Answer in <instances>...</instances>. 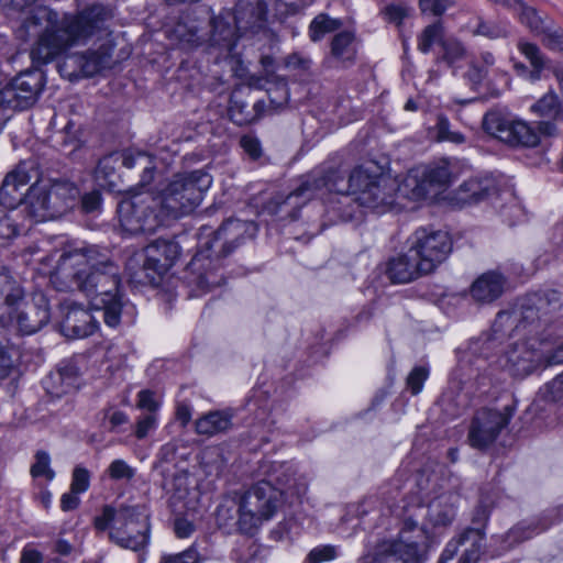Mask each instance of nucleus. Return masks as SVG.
Returning <instances> with one entry per match:
<instances>
[{"label": "nucleus", "mask_w": 563, "mask_h": 563, "mask_svg": "<svg viewBox=\"0 0 563 563\" xmlns=\"http://www.w3.org/2000/svg\"><path fill=\"white\" fill-rule=\"evenodd\" d=\"M49 279L59 291L82 292L95 310L102 311L109 328L134 323L136 308L119 294L120 268L106 250L96 245L65 250L49 271Z\"/></svg>", "instance_id": "obj_1"}, {"label": "nucleus", "mask_w": 563, "mask_h": 563, "mask_svg": "<svg viewBox=\"0 0 563 563\" xmlns=\"http://www.w3.org/2000/svg\"><path fill=\"white\" fill-rule=\"evenodd\" d=\"M211 185L212 176L203 169L176 174L156 195L145 192L121 201L120 224L130 234L154 233L192 212Z\"/></svg>", "instance_id": "obj_2"}, {"label": "nucleus", "mask_w": 563, "mask_h": 563, "mask_svg": "<svg viewBox=\"0 0 563 563\" xmlns=\"http://www.w3.org/2000/svg\"><path fill=\"white\" fill-rule=\"evenodd\" d=\"M111 18V9L101 3L63 15L47 7L35 8L23 22L26 32L44 24V30L31 51L33 62L47 64L71 47L99 38L108 31L107 24Z\"/></svg>", "instance_id": "obj_3"}, {"label": "nucleus", "mask_w": 563, "mask_h": 563, "mask_svg": "<svg viewBox=\"0 0 563 563\" xmlns=\"http://www.w3.org/2000/svg\"><path fill=\"white\" fill-rule=\"evenodd\" d=\"M400 190L396 178L382 173L373 164L356 166L347 177L341 169L330 167L313 172L286 197L283 205L296 206L300 199L306 201L328 191L353 195L360 206L385 212L395 205Z\"/></svg>", "instance_id": "obj_4"}, {"label": "nucleus", "mask_w": 563, "mask_h": 563, "mask_svg": "<svg viewBox=\"0 0 563 563\" xmlns=\"http://www.w3.org/2000/svg\"><path fill=\"white\" fill-rule=\"evenodd\" d=\"M265 478L253 485L241 498L236 526L242 533L253 534L271 520L283 500L299 497L307 490L306 483L296 477L290 463L272 462L263 465Z\"/></svg>", "instance_id": "obj_5"}, {"label": "nucleus", "mask_w": 563, "mask_h": 563, "mask_svg": "<svg viewBox=\"0 0 563 563\" xmlns=\"http://www.w3.org/2000/svg\"><path fill=\"white\" fill-rule=\"evenodd\" d=\"M401 510H391L404 518V526L417 537H422L426 530L450 526L455 519L459 496L449 490H442L434 479L420 476L416 490L402 500Z\"/></svg>", "instance_id": "obj_6"}, {"label": "nucleus", "mask_w": 563, "mask_h": 563, "mask_svg": "<svg viewBox=\"0 0 563 563\" xmlns=\"http://www.w3.org/2000/svg\"><path fill=\"white\" fill-rule=\"evenodd\" d=\"M257 227L253 221L228 219L214 232L212 239L200 243V249L189 263V269L196 277L201 290H210L222 283L221 258L229 255L247 239L255 236Z\"/></svg>", "instance_id": "obj_7"}, {"label": "nucleus", "mask_w": 563, "mask_h": 563, "mask_svg": "<svg viewBox=\"0 0 563 563\" xmlns=\"http://www.w3.org/2000/svg\"><path fill=\"white\" fill-rule=\"evenodd\" d=\"M545 316L542 307L532 300V294L521 301L518 310L500 311L493 323L492 333L481 335L470 345L473 355L483 357L477 361L476 371L483 369L482 363L492 356V352L500 346L506 336L528 328L529 332L537 330Z\"/></svg>", "instance_id": "obj_8"}, {"label": "nucleus", "mask_w": 563, "mask_h": 563, "mask_svg": "<svg viewBox=\"0 0 563 563\" xmlns=\"http://www.w3.org/2000/svg\"><path fill=\"white\" fill-rule=\"evenodd\" d=\"M93 523L99 531L109 529L110 540L123 549L140 551L148 543L150 522L144 506H104Z\"/></svg>", "instance_id": "obj_9"}, {"label": "nucleus", "mask_w": 563, "mask_h": 563, "mask_svg": "<svg viewBox=\"0 0 563 563\" xmlns=\"http://www.w3.org/2000/svg\"><path fill=\"white\" fill-rule=\"evenodd\" d=\"M35 183L27 189V203L32 216L37 221L58 218L70 210L77 202L79 189L65 178H34Z\"/></svg>", "instance_id": "obj_10"}, {"label": "nucleus", "mask_w": 563, "mask_h": 563, "mask_svg": "<svg viewBox=\"0 0 563 563\" xmlns=\"http://www.w3.org/2000/svg\"><path fill=\"white\" fill-rule=\"evenodd\" d=\"M179 255L180 246L176 241L159 239L133 253L126 261V271L137 284L156 285Z\"/></svg>", "instance_id": "obj_11"}, {"label": "nucleus", "mask_w": 563, "mask_h": 563, "mask_svg": "<svg viewBox=\"0 0 563 563\" xmlns=\"http://www.w3.org/2000/svg\"><path fill=\"white\" fill-rule=\"evenodd\" d=\"M463 173V166L456 158H441L432 162L420 172L412 169L404 180V187L411 188V198L424 197L430 190H443L450 187Z\"/></svg>", "instance_id": "obj_12"}, {"label": "nucleus", "mask_w": 563, "mask_h": 563, "mask_svg": "<svg viewBox=\"0 0 563 563\" xmlns=\"http://www.w3.org/2000/svg\"><path fill=\"white\" fill-rule=\"evenodd\" d=\"M410 250L428 274L433 273L452 251V240L441 230L418 229L411 236Z\"/></svg>", "instance_id": "obj_13"}, {"label": "nucleus", "mask_w": 563, "mask_h": 563, "mask_svg": "<svg viewBox=\"0 0 563 563\" xmlns=\"http://www.w3.org/2000/svg\"><path fill=\"white\" fill-rule=\"evenodd\" d=\"M402 525L396 539L382 540L373 552L363 554L357 563H422L416 537Z\"/></svg>", "instance_id": "obj_14"}, {"label": "nucleus", "mask_w": 563, "mask_h": 563, "mask_svg": "<svg viewBox=\"0 0 563 563\" xmlns=\"http://www.w3.org/2000/svg\"><path fill=\"white\" fill-rule=\"evenodd\" d=\"M40 176L38 163L34 158L20 162L14 169L8 173L0 187V208L15 209L24 199L27 201V192L21 189L32 179Z\"/></svg>", "instance_id": "obj_15"}, {"label": "nucleus", "mask_w": 563, "mask_h": 563, "mask_svg": "<svg viewBox=\"0 0 563 563\" xmlns=\"http://www.w3.org/2000/svg\"><path fill=\"white\" fill-rule=\"evenodd\" d=\"M511 416L512 409L509 406L504 411L487 408L477 411L468 431L471 445L479 450L488 448L509 423Z\"/></svg>", "instance_id": "obj_16"}, {"label": "nucleus", "mask_w": 563, "mask_h": 563, "mask_svg": "<svg viewBox=\"0 0 563 563\" xmlns=\"http://www.w3.org/2000/svg\"><path fill=\"white\" fill-rule=\"evenodd\" d=\"M43 87V76L27 70L19 74L10 84L0 87V107L24 109L31 106Z\"/></svg>", "instance_id": "obj_17"}, {"label": "nucleus", "mask_w": 563, "mask_h": 563, "mask_svg": "<svg viewBox=\"0 0 563 563\" xmlns=\"http://www.w3.org/2000/svg\"><path fill=\"white\" fill-rule=\"evenodd\" d=\"M60 332L68 339L87 338L99 328L98 320L80 305L65 302L60 306Z\"/></svg>", "instance_id": "obj_18"}, {"label": "nucleus", "mask_w": 563, "mask_h": 563, "mask_svg": "<svg viewBox=\"0 0 563 563\" xmlns=\"http://www.w3.org/2000/svg\"><path fill=\"white\" fill-rule=\"evenodd\" d=\"M51 313L46 298L38 295L32 303L22 301L12 314V322L4 327H16L22 334H32L42 329L49 320Z\"/></svg>", "instance_id": "obj_19"}, {"label": "nucleus", "mask_w": 563, "mask_h": 563, "mask_svg": "<svg viewBox=\"0 0 563 563\" xmlns=\"http://www.w3.org/2000/svg\"><path fill=\"white\" fill-rule=\"evenodd\" d=\"M108 63V56L99 51H87L67 56L59 65L62 77L70 81L98 74Z\"/></svg>", "instance_id": "obj_20"}, {"label": "nucleus", "mask_w": 563, "mask_h": 563, "mask_svg": "<svg viewBox=\"0 0 563 563\" xmlns=\"http://www.w3.org/2000/svg\"><path fill=\"white\" fill-rule=\"evenodd\" d=\"M271 0H239L234 9V23L241 35L255 34L266 27Z\"/></svg>", "instance_id": "obj_21"}, {"label": "nucleus", "mask_w": 563, "mask_h": 563, "mask_svg": "<svg viewBox=\"0 0 563 563\" xmlns=\"http://www.w3.org/2000/svg\"><path fill=\"white\" fill-rule=\"evenodd\" d=\"M553 351L549 353L547 350L534 347V341L520 343V354L518 357L514 355H500L495 363L503 369L508 371L511 375H520L530 373L541 362L550 363Z\"/></svg>", "instance_id": "obj_22"}, {"label": "nucleus", "mask_w": 563, "mask_h": 563, "mask_svg": "<svg viewBox=\"0 0 563 563\" xmlns=\"http://www.w3.org/2000/svg\"><path fill=\"white\" fill-rule=\"evenodd\" d=\"M329 54L323 59L328 68H347L356 60L357 41L351 31L336 33L329 43Z\"/></svg>", "instance_id": "obj_23"}, {"label": "nucleus", "mask_w": 563, "mask_h": 563, "mask_svg": "<svg viewBox=\"0 0 563 563\" xmlns=\"http://www.w3.org/2000/svg\"><path fill=\"white\" fill-rule=\"evenodd\" d=\"M24 299L21 284L5 266L0 265V324L12 322V314Z\"/></svg>", "instance_id": "obj_24"}, {"label": "nucleus", "mask_w": 563, "mask_h": 563, "mask_svg": "<svg viewBox=\"0 0 563 563\" xmlns=\"http://www.w3.org/2000/svg\"><path fill=\"white\" fill-rule=\"evenodd\" d=\"M556 131V125L550 121H540L537 125L520 120L514 121L508 144L534 147L539 145L541 136H553Z\"/></svg>", "instance_id": "obj_25"}, {"label": "nucleus", "mask_w": 563, "mask_h": 563, "mask_svg": "<svg viewBox=\"0 0 563 563\" xmlns=\"http://www.w3.org/2000/svg\"><path fill=\"white\" fill-rule=\"evenodd\" d=\"M386 274L394 284H407L428 275L421 263L417 260L410 247L404 254L389 260Z\"/></svg>", "instance_id": "obj_26"}, {"label": "nucleus", "mask_w": 563, "mask_h": 563, "mask_svg": "<svg viewBox=\"0 0 563 563\" xmlns=\"http://www.w3.org/2000/svg\"><path fill=\"white\" fill-rule=\"evenodd\" d=\"M230 19L231 13L228 11L221 12L219 15L210 19V44L219 47L223 53H225V55H231L233 53L238 37L241 35L236 29V23L232 26Z\"/></svg>", "instance_id": "obj_27"}, {"label": "nucleus", "mask_w": 563, "mask_h": 563, "mask_svg": "<svg viewBox=\"0 0 563 563\" xmlns=\"http://www.w3.org/2000/svg\"><path fill=\"white\" fill-rule=\"evenodd\" d=\"M505 279L495 272H488L475 279L471 286L472 298L479 303H490L504 292Z\"/></svg>", "instance_id": "obj_28"}, {"label": "nucleus", "mask_w": 563, "mask_h": 563, "mask_svg": "<svg viewBox=\"0 0 563 563\" xmlns=\"http://www.w3.org/2000/svg\"><path fill=\"white\" fill-rule=\"evenodd\" d=\"M232 427V415L225 410L210 411L196 421L199 434L212 437L228 431Z\"/></svg>", "instance_id": "obj_29"}, {"label": "nucleus", "mask_w": 563, "mask_h": 563, "mask_svg": "<svg viewBox=\"0 0 563 563\" xmlns=\"http://www.w3.org/2000/svg\"><path fill=\"white\" fill-rule=\"evenodd\" d=\"M169 37L177 41L184 48L196 47L202 42L200 26L196 23V20L190 19L189 15L181 18V20L176 23L169 33Z\"/></svg>", "instance_id": "obj_30"}, {"label": "nucleus", "mask_w": 563, "mask_h": 563, "mask_svg": "<svg viewBox=\"0 0 563 563\" xmlns=\"http://www.w3.org/2000/svg\"><path fill=\"white\" fill-rule=\"evenodd\" d=\"M465 30L474 36H485L489 40L503 38L510 33V26L507 23L484 20L481 15L471 19Z\"/></svg>", "instance_id": "obj_31"}, {"label": "nucleus", "mask_w": 563, "mask_h": 563, "mask_svg": "<svg viewBox=\"0 0 563 563\" xmlns=\"http://www.w3.org/2000/svg\"><path fill=\"white\" fill-rule=\"evenodd\" d=\"M531 111L544 118L543 121H550L554 124L563 114V109L558 96L552 91L545 93L536 103H533L531 106Z\"/></svg>", "instance_id": "obj_32"}, {"label": "nucleus", "mask_w": 563, "mask_h": 563, "mask_svg": "<svg viewBox=\"0 0 563 563\" xmlns=\"http://www.w3.org/2000/svg\"><path fill=\"white\" fill-rule=\"evenodd\" d=\"M493 189V180L489 178H471L460 186V191L464 195L462 199L467 202H477L484 199Z\"/></svg>", "instance_id": "obj_33"}, {"label": "nucleus", "mask_w": 563, "mask_h": 563, "mask_svg": "<svg viewBox=\"0 0 563 563\" xmlns=\"http://www.w3.org/2000/svg\"><path fill=\"white\" fill-rule=\"evenodd\" d=\"M512 122L498 112H488L484 117L483 126L488 134L508 144Z\"/></svg>", "instance_id": "obj_34"}, {"label": "nucleus", "mask_w": 563, "mask_h": 563, "mask_svg": "<svg viewBox=\"0 0 563 563\" xmlns=\"http://www.w3.org/2000/svg\"><path fill=\"white\" fill-rule=\"evenodd\" d=\"M342 26L339 19L320 13L313 18L308 27V35L311 42H320L327 34L338 31Z\"/></svg>", "instance_id": "obj_35"}, {"label": "nucleus", "mask_w": 563, "mask_h": 563, "mask_svg": "<svg viewBox=\"0 0 563 563\" xmlns=\"http://www.w3.org/2000/svg\"><path fill=\"white\" fill-rule=\"evenodd\" d=\"M518 49L530 62L532 70L529 73V79L536 81L540 79V73L545 66V58L540 48L530 42L519 41Z\"/></svg>", "instance_id": "obj_36"}, {"label": "nucleus", "mask_w": 563, "mask_h": 563, "mask_svg": "<svg viewBox=\"0 0 563 563\" xmlns=\"http://www.w3.org/2000/svg\"><path fill=\"white\" fill-rule=\"evenodd\" d=\"M444 31L440 21L434 22L424 27L420 36L418 37V49L427 54L431 51L434 44L442 46V41H445Z\"/></svg>", "instance_id": "obj_37"}, {"label": "nucleus", "mask_w": 563, "mask_h": 563, "mask_svg": "<svg viewBox=\"0 0 563 563\" xmlns=\"http://www.w3.org/2000/svg\"><path fill=\"white\" fill-rule=\"evenodd\" d=\"M532 300L542 307L543 314H549L563 307V292L555 289H545L532 294Z\"/></svg>", "instance_id": "obj_38"}, {"label": "nucleus", "mask_w": 563, "mask_h": 563, "mask_svg": "<svg viewBox=\"0 0 563 563\" xmlns=\"http://www.w3.org/2000/svg\"><path fill=\"white\" fill-rule=\"evenodd\" d=\"M18 358V350L7 340H0V378H5L11 374Z\"/></svg>", "instance_id": "obj_39"}, {"label": "nucleus", "mask_w": 563, "mask_h": 563, "mask_svg": "<svg viewBox=\"0 0 563 563\" xmlns=\"http://www.w3.org/2000/svg\"><path fill=\"white\" fill-rule=\"evenodd\" d=\"M379 500L375 496L365 498L358 504L349 505L344 520L351 521L353 518L363 519L366 516L378 511Z\"/></svg>", "instance_id": "obj_40"}, {"label": "nucleus", "mask_w": 563, "mask_h": 563, "mask_svg": "<svg viewBox=\"0 0 563 563\" xmlns=\"http://www.w3.org/2000/svg\"><path fill=\"white\" fill-rule=\"evenodd\" d=\"M442 60L449 66H453L455 63L462 60L466 56L465 46L454 37H446L442 41Z\"/></svg>", "instance_id": "obj_41"}, {"label": "nucleus", "mask_w": 563, "mask_h": 563, "mask_svg": "<svg viewBox=\"0 0 563 563\" xmlns=\"http://www.w3.org/2000/svg\"><path fill=\"white\" fill-rule=\"evenodd\" d=\"M244 108H245L244 103L239 102L236 100L231 101V107H230L231 118L233 121H235L239 124L249 123L255 119L261 118L265 113L267 106H266L265 101H263V100L256 101L253 106V110H254L255 114L252 117L242 115Z\"/></svg>", "instance_id": "obj_42"}, {"label": "nucleus", "mask_w": 563, "mask_h": 563, "mask_svg": "<svg viewBox=\"0 0 563 563\" xmlns=\"http://www.w3.org/2000/svg\"><path fill=\"white\" fill-rule=\"evenodd\" d=\"M121 156L119 153H111L103 156L96 168V178L111 183L110 178L115 174Z\"/></svg>", "instance_id": "obj_43"}, {"label": "nucleus", "mask_w": 563, "mask_h": 563, "mask_svg": "<svg viewBox=\"0 0 563 563\" xmlns=\"http://www.w3.org/2000/svg\"><path fill=\"white\" fill-rule=\"evenodd\" d=\"M429 373L430 369L427 365L415 366L407 376V389L412 395H418L422 390L423 384L429 377Z\"/></svg>", "instance_id": "obj_44"}, {"label": "nucleus", "mask_w": 563, "mask_h": 563, "mask_svg": "<svg viewBox=\"0 0 563 563\" xmlns=\"http://www.w3.org/2000/svg\"><path fill=\"white\" fill-rule=\"evenodd\" d=\"M30 472L33 477L44 476L47 481H52L55 477V472L51 467L49 454L45 451L36 452L35 462Z\"/></svg>", "instance_id": "obj_45"}, {"label": "nucleus", "mask_w": 563, "mask_h": 563, "mask_svg": "<svg viewBox=\"0 0 563 563\" xmlns=\"http://www.w3.org/2000/svg\"><path fill=\"white\" fill-rule=\"evenodd\" d=\"M435 131L438 141H448L454 144H461L465 141V136L462 133L457 131H451L450 122L448 118L443 115L438 117Z\"/></svg>", "instance_id": "obj_46"}, {"label": "nucleus", "mask_w": 563, "mask_h": 563, "mask_svg": "<svg viewBox=\"0 0 563 563\" xmlns=\"http://www.w3.org/2000/svg\"><path fill=\"white\" fill-rule=\"evenodd\" d=\"M65 380L60 376V373H56L55 371L49 373L43 379V386L47 394L53 397H60L71 390L69 386L65 385Z\"/></svg>", "instance_id": "obj_47"}, {"label": "nucleus", "mask_w": 563, "mask_h": 563, "mask_svg": "<svg viewBox=\"0 0 563 563\" xmlns=\"http://www.w3.org/2000/svg\"><path fill=\"white\" fill-rule=\"evenodd\" d=\"M285 65L288 69L308 73L312 67V59L308 54L294 52L285 58Z\"/></svg>", "instance_id": "obj_48"}, {"label": "nucleus", "mask_w": 563, "mask_h": 563, "mask_svg": "<svg viewBox=\"0 0 563 563\" xmlns=\"http://www.w3.org/2000/svg\"><path fill=\"white\" fill-rule=\"evenodd\" d=\"M382 14L384 15V19L389 22L394 23L397 26H400L402 21L409 16L410 9L402 4H388L382 10Z\"/></svg>", "instance_id": "obj_49"}, {"label": "nucleus", "mask_w": 563, "mask_h": 563, "mask_svg": "<svg viewBox=\"0 0 563 563\" xmlns=\"http://www.w3.org/2000/svg\"><path fill=\"white\" fill-rule=\"evenodd\" d=\"M90 486V473L84 466H76L73 471L70 489L74 493L82 494L88 490Z\"/></svg>", "instance_id": "obj_50"}, {"label": "nucleus", "mask_w": 563, "mask_h": 563, "mask_svg": "<svg viewBox=\"0 0 563 563\" xmlns=\"http://www.w3.org/2000/svg\"><path fill=\"white\" fill-rule=\"evenodd\" d=\"M541 396L548 401H560L563 399V373L553 378L541 389Z\"/></svg>", "instance_id": "obj_51"}, {"label": "nucleus", "mask_w": 563, "mask_h": 563, "mask_svg": "<svg viewBox=\"0 0 563 563\" xmlns=\"http://www.w3.org/2000/svg\"><path fill=\"white\" fill-rule=\"evenodd\" d=\"M512 10L519 13L520 20L527 26H529L532 31H538L541 26V20L537 15L534 9L528 7L522 1V5H511Z\"/></svg>", "instance_id": "obj_52"}, {"label": "nucleus", "mask_w": 563, "mask_h": 563, "mask_svg": "<svg viewBox=\"0 0 563 563\" xmlns=\"http://www.w3.org/2000/svg\"><path fill=\"white\" fill-rule=\"evenodd\" d=\"M107 472L115 481L131 479L134 476V470L121 459L112 461Z\"/></svg>", "instance_id": "obj_53"}, {"label": "nucleus", "mask_w": 563, "mask_h": 563, "mask_svg": "<svg viewBox=\"0 0 563 563\" xmlns=\"http://www.w3.org/2000/svg\"><path fill=\"white\" fill-rule=\"evenodd\" d=\"M55 372L60 373V376L66 382V386H69L71 389L77 386L79 371L74 362L63 361Z\"/></svg>", "instance_id": "obj_54"}, {"label": "nucleus", "mask_w": 563, "mask_h": 563, "mask_svg": "<svg viewBox=\"0 0 563 563\" xmlns=\"http://www.w3.org/2000/svg\"><path fill=\"white\" fill-rule=\"evenodd\" d=\"M121 156L120 163L126 168L140 167L142 168L152 157L143 152L125 151L119 153Z\"/></svg>", "instance_id": "obj_55"}, {"label": "nucleus", "mask_w": 563, "mask_h": 563, "mask_svg": "<svg viewBox=\"0 0 563 563\" xmlns=\"http://www.w3.org/2000/svg\"><path fill=\"white\" fill-rule=\"evenodd\" d=\"M18 234L19 228L16 223L7 211L0 208V240H9Z\"/></svg>", "instance_id": "obj_56"}, {"label": "nucleus", "mask_w": 563, "mask_h": 563, "mask_svg": "<svg viewBox=\"0 0 563 563\" xmlns=\"http://www.w3.org/2000/svg\"><path fill=\"white\" fill-rule=\"evenodd\" d=\"M336 556V549L332 545H323L312 549L308 556V563H322L331 561Z\"/></svg>", "instance_id": "obj_57"}, {"label": "nucleus", "mask_w": 563, "mask_h": 563, "mask_svg": "<svg viewBox=\"0 0 563 563\" xmlns=\"http://www.w3.org/2000/svg\"><path fill=\"white\" fill-rule=\"evenodd\" d=\"M157 427V415L145 413L136 422L135 437L137 439H144L150 431Z\"/></svg>", "instance_id": "obj_58"}, {"label": "nucleus", "mask_w": 563, "mask_h": 563, "mask_svg": "<svg viewBox=\"0 0 563 563\" xmlns=\"http://www.w3.org/2000/svg\"><path fill=\"white\" fill-rule=\"evenodd\" d=\"M137 407L146 410L147 413H156L159 408V401L153 391L144 389L137 394Z\"/></svg>", "instance_id": "obj_59"}, {"label": "nucleus", "mask_w": 563, "mask_h": 563, "mask_svg": "<svg viewBox=\"0 0 563 563\" xmlns=\"http://www.w3.org/2000/svg\"><path fill=\"white\" fill-rule=\"evenodd\" d=\"M450 5L449 0H420L419 7L422 13L439 16L443 14Z\"/></svg>", "instance_id": "obj_60"}, {"label": "nucleus", "mask_w": 563, "mask_h": 563, "mask_svg": "<svg viewBox=\"0 0 563 563\" xmlns=\"http://www.w3.org/2000/svg\"><path fill=\"white\" fill-rule=\"evenodd\" d=\"M236 515H239V508L235 509L233 505L221 504L216 512L217 522L221 527H227L234 520Z\"/></svg>", "instance_id": "obj_61"}, {"label": "nucleus", "mask_w": 563, "mask_h": 563, "mask_svg": "<svg viewBox=\"0 0 563 563\" xmlns=\"http://www.w3.org/2000/svg\"><path fill=\"white\" fill-rule=\"evenodd\" d=\"M20 563H44V554L34 543H27L21 550Z\"/></svg>", "instance_id": "obj_62"}, {"label": "nucleus", "mask_w": 563, "mask_h": 563, "mask_svg": "<svg viewBox=\"0 0 563 563\" xmlns=\"http://www.w3.org/2000/svg\"><path fill=\"white\" fill-rule=\"evenodd\" d=\"M159 563H198V553L188 549L179 554L163 555Z\"/></svg>", "instance_id": "obj_63"}, {"label": "nucleus", "mask_w": 563, "mask_h": 563, "mask_svg": "<svg viewBox=\"0 0 563 563\" xmlns=\"http://www.w3.org/2000/svg\"><path fill=\"white\" fill-rule=\"evenodd\" d=\"M543 44L553 51L563 52V31L553 30L545 31L543 34Z\"/></svg>", "instance_id": "obj_64"}]
</instances>
